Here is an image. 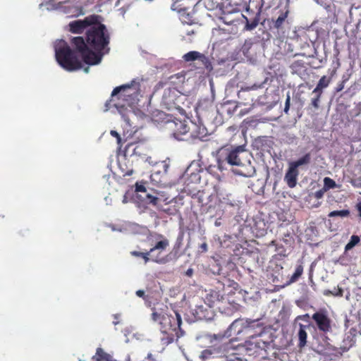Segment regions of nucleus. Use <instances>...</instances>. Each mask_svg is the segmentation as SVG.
Instances as JSON below:
<instances>
[{"label":"nucleus","instance_id":"1","mask_svg":"<svg viewBox=\"0 0 361 361\" xmlns=\"http://www.w3.org/2000/svg\"><path fill=\"white\" fill-rule=\"evenodd\" d=\"M110 35L106 26L98 23L92 25L86 32V41L82 37H75L71 44L80 53L82 61L89 65L99 63L104 54L109 53Z\"/></svg>","mask_w":361,"mask_h":361},{"label":"nucleus","instance_id":"2","mask_svg":"<svg viewBox=\"0 0 361 361\" xmlns=\"http://www.w3.org/2000/svg\"><path fill=\"white\" fill-rule=\"evenodd\" d=\"M251 7L256 9V16L251 21L242 13H235L234 18L232 17V14H227V34L231 35L230 37L238 35L244 31L252 30L258 25L263 0H250L247 11H248Z\"/></svg>","mask_w":361,"mask_h":361},{"label":"nucleus","instance_id":"3","mask_svg":"<svg viewBox=\"0 0 361 361\" xmlns=\"http://www.w3.org/2000/svg\"><path fill=\"white\" fill-rule=\"evenodd\" d=\"M140 79H134L130 83L116 87L111 92V98L105 104L106 110H109L111 106H114L121 115L122 118L126 123L125 129L131 128L132 125L130 122V114H133L131 107L126 106V104H119L115 103V97L118 99H125L126 97L135 94L137 96L140 90Z\"/></svg>","mask_w":361,"mask_h":361},{"label":"nucleus","instance_id":"4","mask_svg":"<svg viewBox=\"0 0 361 361\" xmlns=\"http://www.w3.org/2000/svg\"><path fill=\"white\" fill-rule=\"evenodd\" d=\"M152 319L159 324L161 332L166 335L162 338L165 343H171L175 338H179L183 336L184 331L180 328L182 319L178 312L174 311L173 314H167L154 312Z\"/></svg>","mask_w":361,"mask_h":361},{"label":"nucleus","instance_id":"5","mask_svg":"<svg viewBox=\"0 0 361 361\" xmlns=\"http://www.w3.org/2000/svg\"><path fill=\"white\" fill-rule=\"evenodd\" d=\"M73 50L68 43L64 40H61L55 46V56L56 61L65 70L73 71L82 68V63L77 56L80 53L74 47Z\"/></svg>","mask_w":361,"mask_h":361},{"label":"nucleus","instance_id":"6","mask_svg":"<svg viewBox=\"0 0 361 361\" xmlns=\"http://www.w3.org/2000/svg\"><path fill=\"white\" fill-rule=\"evenodd\" d=\"M157 241L146 252L131 251L130 255L135 257H141L145 264L152 261L157 264H163L164 260L159 258L158 255H155L156 250H166L169 246V240L161 234L157 235Z\"/></svg>","mask_w":361,"mask_h":361},{"label":"nucleus","instance_id":"7","mask_svg":"<svg viewBox=\"0 0 361 361\" xmlns=\"http://www.w3.org/2000/svg\"><path fill=\"white\" fill-rule=\"evenodd\" d=\"M225 35V30L219 27L212 30L213 46L211 56L214 61H216L219 64L226 61Z\"/></svg>","mask_w":361,"mask_h":361},{"label":"nucleus","instance_id":"8","mask_svg":"<svg viewBox=\"0 0 361 361\" xmlns=\"http://www.w3.org/2000/svg\"><path fill=\"white\" fill-rule=\"evenodd\" d=\"M224 334H213L211 336V343L214 341H223ZM226 355V343L221 342V343H214L211 348L206 349L202 351L200 357L202 360L209 359L210 357H224Z\"/></svg>","mask_w":361,"mask_h":361},{"label":"nucleus","instance_id":"9","mask_svg":"<svg viewBox=\"0 0 361 361\" xmlns=\"http://www.w3.org/2000/svg\"><path fill=\"white\" fill-rule=\"evenodd\" d=\"M183 95L180 94L176 89H168L164 93L162 103L169 110H177L181 114L185 113V110L180 106Z\"/></svg>","mask_w":361,"mask_h":361},{"label":"nucleus","instance_id":"10","mask_svg":"<svg viewBox=\"0 0 361 361\" xmlns=\"http://www.w3.org/2000/svg\"><path fill=\"white\" fill-rule=\"evenodd\" d=\"M312 319L319 332L326 334L332 331L333 322L326 310L317 311L312 315Z\"/></svg>","mask_w":361,"mask_h":361},{"label":"nucleus","instance_id":"11","mask_svg":"<svg viewBox=\"0 0 361 361\" xmlns=\"http://www.w3.org/2000/svg\"><path fill=\"white\" fill-rule=\"evenodd\" d=\"M226 149L224 147L219 148L216 152V164L210 165L207 168V171L215 177L219 181L224 178V166L226 162Z\"/></svg>","mask_w":361,"mask_h":361},{"label":"nucleus","instance_id":"12","mask_svg":"<svg viewBox=\"0 0 361 361\" xmlns=\"http://www.w3.org/2000/svg\"><path fill=\"white\" fill-rule=\"evenodd\" d=\"M102 19L98 15H91L85 17L83 20H75L69 23V31L74 34H81L87 27H90L92 25L98 23Z\"/></svg>","mask_w":361,"mask_h":361},{"label":"nucleus","instance_id":"13","mask_svg":"<svg viewBox=\"0 0 361 361\" xmlns=\"http://www.w3.org/2000/svg\"><path fill=\"white\" fill-rule=\"evenodd\" d=\"M135 192H137L136 198L140 203L158 207L160 199L149 192L143 184L136 183Z\"/></svg>","mask_w":361,"mask_h":361},{"label":"nucleus","instance_id":"14","mask_svg":"<svg viewBox=\"0 0 361 361\" xmlns=\"http://www.w3.org/2000/svg\"><path fill=\"white\" fill-rule=\"evenodd\" d=\"M167 128L171 132L172 135L178 140H183L182 136L185 135L190 130L186 120L175 119L166 123Z\"/></svg>","mask_w":361,"mask_h":361},{"label":"nucleus","instance_id":"15","mask_svg":"<svg viewBox=\"0 0 361 361\" xmlns=\"http://www.w3.org/2000/svg\"><path fill=\"white\" fill-rule=\"evenodd\" d=\"M195 111L199 118H208L214 114L215 108L213 102L209 99H202L199 100Z\"/></svg>","mask_w":361,"mask_h":361},{"label":"nucleus","instance_id":"16","mask_svg":"<svg viewBox=\"0 0 361 361\" xmlns=\"http://www.w3.org/2000/svg\"><path fill=\"white\" fill-rule=\"evenodd\" d=\"M200 172L199 169H193L191 166H188L183 177L185 186L190 187L191 185L199 183L201 180Z\"/></svg>","mask_w":361,"mask_h":361},{"label":"nucleus","instance_id":"17","mask_svg":"<svg viewBox=\"0 0 361 361\" xmlns=\"http://www.w3.org/2000/svg\"><path fill=\"white\" fill-rule=\"evenodd\" d=\"M209 306L220 312L224 313L226 310V306L224 305V295H220L219 292L213 291L207 298Z\"/></svg>","mask_w":361,"mask_h":361},{"label":"nucleus","instance_id":"18","mask_svg":"<svg viewBox=\"0 0 361 361\" xmlns=\"http://www.w3.org/2000/svg\"><path fill=\"white\" fill-rule=\"evenodd\" d=\"M132 152L131 155H135L137 157H145L147 156V148L145 143L139 142L135 145L133 142H128L126 147V152L129 153Z\"/></svg>","mask_w":361,"mask_h":361},{"label":"nucleus","instance_id":"19","mask_svg":"<svg viewBox=\"0 0 361 361\" xmlns=\"http://www.w3.org/2000/svg\"><path fill=\"white\" fill-rule=\"evenodd\" d=\"M298 176V169H295L289 164L288 170L286 171L284 176V181L290 188H293L296 186Z\"/></svg>","mask_w":361,"mask_h":361},{"label":"nucleus","instance_id":"20","mask_svg":"<svg viewBox=\"0 0 361 361\" xmlns=\"http://www.w3.org/2000/svg\"><path fill=\"white\" fill-rule=\"evenodd\" d=\"M288 13V10H286L285 11H281L279 16L276 19L272 18L271 24L269 25L270 30L275 29L277 31L282 30L283 25L287 22Z\"/></svg>","mask_w":361,"mask_h":361},{"label":"nucleus","instance_id":"21","mask_svg":"<svg viewBox=\"0 0 361 361\" xmlns=\"http://www.w3.org/2000/svg\"><path fill=\"white\" fill-rule=\"evenodd\" d=\"M245 145H239L232 150L227 156V162L231 165L242 166L238 154L245 152Z\"/></svg>","mask_w":361,"mask_h":361},{"label":"nucleus","instance_id":"22","mask_svg":"<svg viewBox=\"0 0 361 361\" xmlns=\"http://www.w3.org/2000/svg\"><path fill=\"white\" fill-rule=\"evenodd\" d=\"M245 0H227V14L241 13Z\"/></svg>","mask_w":361,"mask_h":361},{"label":"nucleus","instance_id":"23","mask_svg":"<svg viewBox=\"0 0 361 361\" xmlns=\"http://www.w3.org/2000/svg\"><path fill=\"white\" fill-rule=\"evenodd\" d=\"M244 329L243 321L235 319L227 329V336H237Z\"/></svg>","mask_w":361,"mask_h":361},{"label":"nucleus","instance_id":"24","mask_svg":"<svg viewBox=\"0 0 361 361\" xmlns=\"http://www.w3.org/2000/svg\"><path fill=\"white\" fill-rule=\"evenodd\" d=\"M308 326L302 324H299V330L298 332V347L302 348L307 344V329Z\"/></svg>","mask_w":361,"mask_h":361},{"label":"nucleus","instance_id":"25","mask_svg":"<svg viewBox=\"0 0 361 361\" xmlns=\"http://www.w3.org/2000/svg\"><path fill=\"white\" fill-rule=\"evenodd\" d=\"M331 81V76L327 77L323 75L319 80L316 87L313 90V92L323 93V90L326 88Z\"/></svg>","mask_w":361,"mask_h":361},{"label":"nucleus","instance_id":"26","mask_svg":"<svg viewBox=\"0 0 361 361\" xmlns=\"http://www.w3.org/2000/svg\"><path fill=\"white\" fill-rule=\"evenodd\" d=\"M350 333L353 335V336L352 337L348 336L346 338H345L343 340L344 345L341 346V348H340V349H341L342 352H347L355 343V340L354 339V336H355L356 329L354 328L351 329Z\"/></svg>","mask_w":361,"mask_h":361},{"label":"nucleus","instance_id":"27","mask_svg":"<svg viewBox=\"0 0 361 361\" xmlns=\"http://www.w3.org/2000/svg\"><path fill=\"white\" fill-rule=\"evenodd\" d=\"M112 356L106 352L102 348H97L96 353L92 356L93 361H111Z\"/></svg>","mask_w":361,"mask_h":361},{"label":"nucleus","instance_id":"28","mask_svg":"<svg viewBox=\"0 0 361 361\" xmlns=\"http://www.w3.org/2000/svg\"><path fill=\"white\" fill-rule=\"evenodd\" d=\"M183 59L185 61L189 62V61H193L197 59L203 61L206 58L203 54H202L201 53H200L198 51H189V52L186 53L185 54H184L183 56Z\"/></svg>","mask_w":361,"mask_h":361},{"label":"nucleus","instance_id":"29","mask_svg":"<svg viewBox=\"0 0 361 361\" xmlns=\"http://www.w3.org/2000/svg\"><path fill=\"white\" fill-rule=\"evenodd\" d=\"M311 156L310 153L305 154L304 156L298 159L295 161H292L290 163L291 166L298 169V167L302 165L308 164L310 162Z\"/></svg>","mask_w":361,"mask_h":361},{"label":"nucleus","instance_id":"30","mask_svg":"<svg viewBox=\"0 0 361 361\" xmlns=\"http://www.w3.org/2000/svg\"><path fill=\"white\" fill-rule=\"evenodd\" d=\"M293 74H298L305 68V63L302 60L295 61L290 66Z\"/></svg>","mask_w":361,"mask_h":361},{"label":"nucleus","instance_id":"31","mask_svg":"<svg viewBox=\"0 0 361 361\" xmlns=\"http://www.w3.org/2000/svg\"><path fill=\"white\" fill-rule=\"evenodd\" d=\"M303 273V266L302 264H299L296 267L295 270L293 274L289 279L288 284L296 282L299 278L302 276Z\"/></svg>","mask_w":361,"mask_h":361},{"label":"nucleus","instance_id":"32","mask_svg":"<svg viewBox=\"0 0 361 361\" xmlns=\"http://www.w3.org/2000/svg\"><path fill=\"white\" fill-rule=\"evenodd\" d=\"M337 187L336 182L329 177L324 178V190L327 191L330 189H333Z\"/></svg>","mask_w":361,"mask_h":361},{"label":"nucleus","instance_id":"33","mask_svg":"<svg viewBox=\"0 0 361 361\" xmlns=\"http://www.w3.org/2000/svg\"><path fill=\"white\" fill-rule=\"evenodd\" d=\"M360 239L358 235H353L351 236L350 241L346 244L345 247V250H350L353 247H355L359 242Z\"/></svg>","mask_w":361,"mask_h":361},{"label":"nucleus","instance_id":"34","mask_svg":"<svg viewBox=\"0 0 361 361\" xmlns=\"http://www.w3.org/2000/svg\"><path fill=\"white\" fill-rule=\"evenodd\" d=\"M350 214V211L348 209H343L341 211H332L331 212L328 216L329 217H334V216H341L345 217Z\"/></svg>","mask_w":361,"mask_h":361},{"label":"nucleus","instance_id":"35","mask_svg":"<svg viewBox=\"0 0 361 361\" xmlns=\"http://www.w3.org/2000/svg\"><path fill=\"white\" fill-rule=\"evenodd\" d=\"M312 94H315V97L312 99L311 100V104L314 109H319V102H320V98L322 95L320 92H313Z\"/></svg>","mask_w":361,"mask_h":361},{"label":"nucleus","instance_id":"36","mask_svg":"<svg viewBox=\"0 0 361 361\" xmlns=\"http://www.w3.org/2000/svg\"><path fill=\"white\" fill-rule=\"evenodd\" d=\"M255 326L260 327L261 329H262V325L258 320L252 321L247 324V326L245 327V329L247 331H249L250 330V328L254 327Z\"/></svg>","mask_w":361,"mask_h":361},{"label":"nucleus","instance_id":"37","mask_svg":"<svg viewBox=\"0 0 361 361\" xmlns=\"http://www.w3.org/2000/svg\"><path fill=\"white\" fill-rule=\"evenodd\" d=\"M290 94H288L287 97H286V102H285L284 110H283L286 114H288V111L290 109Z\"/></svg>","mask_w":361,"mask_h":361},{"label":"nucleus","instance_id":"38","mask_svg":"<svg viewBox=\"0 0 361 361\" xmlns=\"http://www.w3.org/2000/svg\"><path fill=\"white\" fill-rule=\"evenodd\" d=\"M324 295H335V296H342L343 295V290L341 288H338V289H337L336 293H333L331 290H326L324 293Z\"/></svg>","mask_w":361,"mask_h":361},{"label":"nucleus","instance_id":"39","mask_svg":"<svg viewBox=\"0 0 361 361\" xmlns=\"http://www.w3.org/2000/svg\"><path fill=\"white\" fill-rule=\"evenodd\" d=\"M326 192V191H324V188H322V189H320V190H319L316 191V192H314V197H315V198H317V199H321V198L324 196V193H325Z\"/></svg>","mask_w":361,"mask_h":361},{"label":"nucleus","instance_id":"40","mask_svg":"<svg viewBox=\"0 0 361 361\" xmlns=\"http://www.w3.org/2000/svg\"><path fill=\"white\" fill-rule=\"evenodd\" d=\"M110 134H111V135H112L113 137L116 138L117 143L118 145H120L121 143V137L119 133H118L116 130H112L110 131Z\"/></svg>","mask_w":361,"mask_h":361},{"label":"nucleus","instance_id":"41","mask_svg":"<svg viewBox=\"0 0 361 361\" xmlns=\"http://www.w3.org/2000/svg\"><path fill=\"white\" fill-rule=\"evenodd\" d=\"M243 361V360L240 357H235L234 353L229 354L227 355V361Z\"/></svg>","mask_w":361,"mask_h":361},{"label":"nucleus","instance_id":"42","mask_svg":"<svg viewBox=\"0 0 361 361\" xmlns=\"http://www.w3.org/2000/svg\"><path fill=\"white\" fill-rule=\"evenodd\" d=\"M346 80H343L341 82H339L336 87V91L337 92L343 90V89L344 88V85H345V82Z\"/></svg>","mask_w":361,"mask_h":361},{"label":"nucleus","instance_id":"43","mask_svg":"<svg viewBox=\"0 0 361 361\" xmlns=\"http://www.w3.org/2000/svg\"><path fill=\"white\" fill-rule=\"evenodd\" d=\"M164 250H156V251H155V252H154V255H158V256H159V258H161V259H164V264H166V263L167 262V261H168V260L166 259V257H164L162 256V252H163Z\"/></svg>","mask_w":361,"mask_h":361},{"label":"nucleus","instance_id":"44","mask_svg":"<svg viewBox=\"0 0 361 361\" xmlns=\"http://www.w3.org/2000/svg\"><path fill=\"white\" fill-rule=\"evenodd\" d=\"M200 251L201 252H206L208 250V246L207 243L204 242L199 246Z\"/></svg>","mask_w":361,"mask_h":361},{"label":"nucleus","instance_id":"45","mask_svg":"<svg viewBox=\"0 0 361 361\" xmlns=\"http://www.w3.org/2000/svg\"><path fill=\"white\" fill-rule=\"evenodd\" d=\"M136 132H137V130H135L133 131V133H132V132H131V133H130L128 134V130L127 129L126 133V132H124V133H123V136H124V137L126 138V140H127L128 138L132 137H133V133H135Z\"/></svg>","mask_w":361,"mask_h":361},{"label":"nucleus","instance_id":"46","mask_svg":"<svg viewBox=\"0 0 361 361\" xmlns=\"http://www.w3.org/2000/svg\"><path fill=\"white\" fill-rule=\"evenodd\" d=\"M136 295L142 298L143 299H145V291L142 290H138L136 291Z\"/></svg>","mask_w":361,"mask_h":361},{"label":"nucleus","instance_id":"47","mask_svg":"<svg viewBox=\"0 0 361 361\" xmlns=\"http://www.w3.org/2000/svg\"><path fill=\"white\" fill-rule=\"evenodd\" d=\"M232 171L233 172V173H235L236 175L243 176H246L245 173L241 169L232 170Z\"/></svg>","mask_w":361,"mask_h":361},{"label":"nucleus","instance_id":"48","mask_svg":"<svg viewBox=\"0 0 361 361\" xmlns=\"http://www.w3.org/2000/svg\"><path fill=\"white\" fill-rule=\"evenodd\" d=\"M164 82H158L156 86L154 87V91H157L159 90V89H161L164 87Z\"/></svg>","mask_w":361,"mask_h":361},{"label":"nucleus","instance_id":"49","mask_svg":"<svg viewBox=\"0 0 361 361\" xmlns=\"http://www.w3.org/2000/svg\"><path fill=\"white\" fill-rule=\"evenodd\" d=\"M224 4L223 3H220V4H217L216 8L219 9V11L221 12V14H224Z\"/></svg>","mask_w":361,"mask_h":361},{"label":"nucleus","instance_id":"50","mask_svg":"<svg viewBox=\"0 0 361 361\" xmlns=\"http://www.w3.org/2000/svg\"><path fill=\"white\" fill-rule=\"evenodd\" d=\"M232 293H233L232 291L227 292V295L230 296V295H231ZM227 302H228L229 303H234L235 301V300L230 299V297H228L227 298Z\"/></svg>","mask_w":361,"mask_h":361},{"label":"nucleus","instance_id":"51","mask_svg":"<svg viewBox=\"0 0 361 361\" xmlns=\"http://www.w3.org/2000/svg\"><path fill=\"white\" fill-rule=\"evenodd\" d=\"M356 208L358 212L359 216L361 217V202L357 204Z\"/></svg>","mask_w":361,"mask_h":361},{"label":"nucleus","instance_id":"52","mask_svg":"<svg viewBox=\"0 0 361 361\" xmlns=\"http://www.w3.org/2000/svg\"><path fill=\"white\" fill-rule=\"evenodd\" d=\"M192 274H193V269H191V268L188 269L186 271V272H185V274H186L188 276H190H190H192Z\"/></svg>","mask_w":361,"mask_h":361},{"label":"nucleus","instance_id":"53","mask_svg":"<svg viewBox=\"0 0 361 361\" xmlns=\"http://www.w3.org/2000/svg\"><path fill=\"white\" fill-rule=\"evenodd\" d=\"M133 173V169H130V170H128L124 174L123 176H131Z\"/></svg>","mask_w":361,"mask_h":361},{"label":"nucleus","instance_id":"54","mask_svg":"<svg viewBox=\"0 0 361 361\" xmlns=\"http://www.w3.org/2000/svg\"><path fill=\"white\" fill-rule=\"evenodd\" d=\"M147 359L148 360H154L153 355L152 353H148L147 356Z\"/></svg>","mask_w":361,"mask_h":361},{"label":"nucleus","instance_id":"55","mask_svg":"<svg viewBox=\"0 0 361 361\" xmlns=\"http://www.w3.org/2000/svg\"><path fill=\"white\" fill-rule=\"evenodd\" d=\"M228 282H229V284H227V286H231L232 285H235V286H236V287L238 286V285L233 281H229Z\"/></svg>","mask_w":361,"mask_h":361},{"label":"nucleus","instance_id":"56","mask_svg":"<svg viewBox=\"0 0 361 361\" xmlns=\"http://www.w3.org/2000/svg\"><path fill=\"white\" fill-rule=\"evenodd\" d=\"M70 0H63V1H60L58 4L59 6H61L63 4H66V3H68L69 2Z\"/></svg>","mask_w":361,"mask_h":361},{"label":"nucleus","instance_id":"57","mask_svg":"<svg viewBox=\"0 0 361 361\" xmlns=\"http://www.w3.org/2000/svg\"><path fill=\"white\" fill-rule=\"evenodd\" d=\"M219 19L220 20H222V22H223L224 23H226V21H225V20H224V16H219Z\"/></svg>","mask_w":361,"mask_h":361},{"label":"nucleus","instance_id":"58","mask_svg":"<svg viewBox=\"0 0 361 361\" xmlns=\"http://www.w3.org/2000/svg\"><path fill=\"white\" fill-rule=\"evenodd\" d=\"M221 223L219 221V219H217V220L215 221V225H216V226H220V225H221Z\"/></svg>","mask_w":361,"mask_h":361},{"label":"nucleus","instance_id":"59","mask_svg":"<svg viewBox=\"0 0 361 361\" xmlns=\"http://www.w3.org/2000/svg\"><path fill=\"white\" fill-rule=\"evenodd\" d=\"M204 135V133H199V134L197 135V136H203Z\"/></svg>","mask_w":361,"mask_h":361},{"label":"nucleus","instance_id":"60","mask_svg":"<svg viewBox=\"0 0 361 361\" xmlns=\"http://www.w3.org/2000/svg\"><path fill=\"white\" fill-rule=\"evenodd\" d=\"M175 4H176V3H174V4L172 5V8H173V10H175V9H176V8H174V6H175Z\"/></svg>","mask_w":361,"mask_h":361}]
</instances>
